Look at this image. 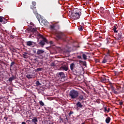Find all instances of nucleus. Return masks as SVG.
<instances>
[{
  "label": "nucleus",
  "mask_w": 124,
  "mask_h": 124,
  "mask_svg": "<svg viewBox=\"0 0 124 124\" xmlns=\"http://www.w3.org/2000/svg\"><path fill=\"white\" fill-rule=\"evenodd\" d=\"M76 106H77V108H82L83 107L82 103L79 101L77 102Z\"/></svg>",
  "instance_id": "2eb2a0df"
},
{
  "label": "nucleus",
  "mask_w": 124,
  "mask_h": 124,
  "mask_svg": "<svg viewBox=\"0 0 124 124\" xmlns=\"http://www.w3.org/2000/svg\"><path fill=\"white\" fill-rule=\"evenodd\" d=\"M123 36V34L122 33H119L117 35V40H121L122 39V37Z\"/></svg>",
  "instance_id": "ddd939ff"
},
{
  "label": "nucleus",
  "mask_w": 124,
  "mask_h": 124,
  "mask_svg": "<svg viewBox=\"0 0 124 124\" xmlns=\"http://www.w3.org/2000/svg\"><path fill=\"white\" fill-rule=\"evenodd\" d=\"M79 63H80V64H82V65H83V66H85V67H87V62L86 61L79 60Z\"/></svg>",
  "instance_id": "f8f14e48"
},
{
  "label": "nucleus",
  "mask_w": 124,
  "mask_h": 124,
  "mask_svg": "<svg viewBox=\"0 0 124 124\" xmlns=\"http://www.w3.org/2000/svg\"><path fill=\"white\" fill-rule=\"evenodd\" d=\"M104 109L105 112H108V113L109 110H110V108H108V110H107V108H106V107H105L104 108Z\"/></svg>",
  "instance_id": "7c9ffc66"
},
{
  "label": "nucleus",
  "mask_w": 124,
  "mask_h": 124,
  "mask_svg": "<svg viewBox=\"0 0 124 124\" xmlns=\"http://www.w3.org/2000/svg\"><path fill=\"white\" fill-rule=\"evenodd\" d=\"M37 19L39 21L40 20V18H41V16L38 14H37V15H35Z\"/></svg>",
  "instance_id": "5701e85b"
},
{
  "label": "nucleus",
  "mask_w": 124,
  "mask_h": 124,
  "mask_svg": "<svg viewBox=\"0 0 124 124\" xmlns=\"http://www.w3.org/2000/svg\"><path fill=\"white\" fill-rule=\"evenodd\" d=\"M33 10V13L34 14H35V15H36L37 14H38V13H37V11L35 10Z\"/></svg>",
  "instance_id": "72a5a7b5"
},
{
  "label": "nucleus",
  "mask_w": 124,
  "mask_h": 124,
  "mask_svg": "<svg viewBox=\"0 0 124 124\" xmlns=\"http://www.w3.org/2000/svg\"><path fill=\"white\" fill-rule=\"evenodd\" d=\"M61 69L67 71L68 70V66L66 65H63L61 66Z\"/></svg>",
  "instance_id": "9b49d317"
},
{
  "label": "nucleus",
  "mask_w": 124,
  "mask_h": 124,
  "mask_svg": "<svg viewBox=\"0 0 124 124\" xmlns=\"http://www.w3.org/2000/svg\"><path fill=\"white\" fill-rule=\"evenodd\" d=\"M81 15L82 13H81V11L76 8L72 11L71 18L73 19V20H78V19L80 18V16H81Z\"/></svg>",
  "instance_id": "f257e3e1"
},
{
  "label": "nucleus",
  "mask_w": 124,
  "mask_h": 124,
  "mask_svg": "<svg viewBox=\"0 0 124 124\" xmlns=\"http://www.w3.org/2000/svg\"><path fill=\"white\" fill-rule=\"evenodd\" d=\"M14 64H15V62H12L10 64V67H12L13 65H14Z\"/></svg>",
  "instance_id": "2f4dec72"
},
{
  "label": "nucleus",
  "mask_w": 124,
  "mask_h": 124,
  "mask_svg": "<svg viewBox=\"0 0 124 124\" xmlns=\"http://www.w3.org/2000/svg\"><path fill=\"white\" fill-rule=\"evenodd\" d=\"M102 80H103V82H105V81H107L106 78H103L102 79Z\"/></svg>",
  "instance_id": "a19ab883"
},
{
  "label": "nucleus",
  "mask_w": 124,
  "mask_h": 124,
  "mask_svg": "<svg viewBox=\"0 0 124 124\" xmlns=\"http://www.w3.org/2000/svg\"><path fill=\"white\" fill-rule=\"evenodd\" d=\"M43 70V69L42 68H38L36 69L37 72H38V71H42Z\"/></svg>",
  "instance_id": "c756f323"
},
{
  "label": "nucleus",
  "mask_w": 124,
  "mask_h": 124,
  "mask_svg": "<svg viewBox=\"0 0 124 124\" xmlns=\"http://www.w3.org/2000/svg\"><path fill=\"white\" fill-rule=\"evenodd\" d=\"M81 56H82L83 60H84L85 61L88 60V58H87V55H86V54L84 53V52H82L81 53Z\"/></svg>",
  "instance_id": "dca6fc26"
},
{
  "label": "nucleus",
  "mask_w": 124,
  "mask_h": 124,
  "mask_svg": "<svg viewBox=\"0 0 124 124\" xmlns=\"http://www.w3.org/2000/svg\"><path fill=\"white\" fill-rule=\"evenodd\" d=\"M16 111H19V109L17 108Z\"/></svg>",
  "instance_id": "de8ad7c7"
},
{
  "label": "nucleus",
  "mask_w": 124,
  "mask_h": 124,
  "mask_svg": "<svg viewBox=\"0 0 124 124\" xmlns=\"http://www.w3.org/2000/svg\"><path fill=\"white\" fill-rule=\"evenodd\" d=\"M78 30L79 31H83V26H81L80 27L78 28Z\"/></svg>",
  "instance_id": "c9c22d12"
},
{
  "label": "nucleus",
  "mask_w": 124,
  "mask_h": 124,
  "mask_svg": "<svg viewBox=\"0 0 124 124\" xmlns=\"http://www.w3.org/2000/svg\"><path fill=\"white\" fill-rule=\"evenodd\" d=\"M82 55H80V56H78L77 58L78 59H79L80 60H82Z\"/></svg>",
  "instance_id": "4c0bfd02"
},
{
  "label": "nucleus",
  "mask_w": 124,
  "mask_h": 124,
  "mask_svg": "<svg viewBox=\"0 0 124 124\" xmlns=\"http://www.w3.org/2000/svg\"><path fill=\"white\" fill-rule=\"evenodd\" d=\"M123 103L122 101L119 102V105H123Z\"/></svg>",
  "instance_id": "ea45409f"
},
{
  "label": "nucleus",
  "mask_w": 124,
  "mask_h": 124,
  "mask_svg": "<svg viewBox=\"0 0 124 124\" xmlns=\"http://www.w3.org/2000/svg\"><path fill=\"white\" fill-rule=\"evenodd\" d=\"M107 43H109V42H108H108H107Z\"/></svg>",
  "instance_id": "3c124183"
},
{
  "label": "nucleus",
  "mask_w": 124,
  "mask_h": 124,
  "mask_svg": "<svg viewBox=\"0 0 124 124\" xmlns=\"http://www.w3.org/2000/svg\"><path fill=\"white\" fill-rule=\"evenodd\" d=\"M51 66H54V65H55V64L52 63L51 64Z\"/></svg>",
  "instance_id": "c03bdc74"
},
{
  "label": "nucleus",
  "mask_w": 124,
  "mask_h": 124,
  "mask_svg": "<svg viewBox=\"0 0 124 124\" xmlns=\"http://www.w3.org/2000/svg\"><path fill=\"white\" fill-rule=\"evenodd\" d=\"M74 113V112L72 111H70V112L68 113V116H69L70 117L71 116V115H72V114H73Z\"/></svg>",
  "instance_id": "f704fd0d"
},
{
  "label": "nucleus",
  "mask_w": 124,
  "mask_h": 124,
  "mask_svg": "<svg viewBox=\"0 0 124 124\" xmlns=\"http://www.w3.org/2000/svg\"><path fill=\"white\" fill-rule=\"evenodd\" d=\"M58 77L59 78V81H61V82H63V80H62V79H64L65 78V75L64 74V73L61 72L58 73Z\"/></svg>",
  "instance_id": "20e7f679"
},
{
  "label": "nucleus",
  "mask_w": 124,
  "mask_h": 124,
  "mask_svg": "<svg viewBox=\"0 0 124 124\" xmlns=\"http://www.w3.org/2000/svg\"><path fill=\"white\" fill-rule=\"evenodd\" d=\"M26 45L30 47H34V46H35V43L34 42L29 41L26 42Z\"/></svg>",
  "instance_id": "0eeeda50"
},
{
  "label": "nucleus",
  "mask_w": 124,
  "mask_h": 124,
  "mask_svg": "<svg viewBox=\"0 0 124 124\" xmlns=\"http://www.w3.org/2000/svg\"><path fill=\"white\" fill-rule=\"evenodd\" d=\"M4 119L5 121H7V120L8 119V117L5 116L4 117Z\"/></svg>",
  "instance_id": "58836bf2"
},
{
  "label": "nucleus",
  "mask_w": 124,
  "mask_h": 124,
  "mask_svg": "<svg viewBox=\"0 0 124 124\" xmlns=\"http://www.w3.org/2000/svg\"><path fill=\"white\" fill-rule=\"evenodd\" d=\"M27 31L28 32H35L37 31V30L35 28H28Z\"/></svg>",
  "instance_id": "9d476101"
},
{
  "label": "nucleus",
  "mask_w": 124,
  "mask_h": 124,
  "mask_svg": "<svg viewBox=\"0 0 124 124\" xmlns=\"http://www.w3.org/2000/svg\"><path fill=\"white\" fill-rule=\"evenodd\" d=\"M42 58H44V57L43 56H42Z\"/></svg>",
  "instance_id": "603ef678"
},
{
  "label": "nucleus",
  "mask_w": 124,
  "mask_h": 124,
  "mask_svg": "<svg viewBox=\"0 0 124 124\" xmlns=\"http://www.w3.org/2000/svg\"><path fill=\"white\" fill-rule=\"evenodd\" d=\"M39 104L41 105V106H44V103H43L42 101H39Z\"/></svg>",
  "instance_id": "473e14b6"
},
{
  "label": "nucleus",
  "mask_w": 124,
  "mask_h": 124,
  "mask_svg": "<svg viewBox=\"0 0 124 124\" xmlns=\"http://www.w3.org/2000/svg\"><path fill=\"white\" fill-rule=\"evenodd\" d=\"M37 87H39V86H41V83L39 82V81H37L35 83Z\"/></svg>",
  "instance_id": "a878e982"
},
{
  "label": "nucleus",
  "mask_w": 124,
  "mask_h": 124,
  "mask_svg": "<svg viewBox=\"0 0 124 124\" xmlns=\"http://www.w3.org/2000/svg\"><path fill=\"white\" fill-rule=\"evenodd\" d=\"M44 53H45V51L44 50L38 49L36 55H40V56H41L43 54H44Z\"/></svg>",
  "instance_id": "6e6552de"
},
{
  "label": "nucleus",
  "mask_w": 124,
  "mask_h": 124,
  "mask_svg": "<svg viewBox=\"0 0 124 124\" xmlns=\"http://www.w3.org/2000/svg\"><path fill=\"white\" fill-rule=\"evenodd\" d=\"M64 36H65V35L62 32H58L56 34V37L58 39H62V38L64 37Z\"/></svg>",
  "instance_id": "423d86ee"
},
{
  "label": "nucleus",
  "mask_w": 124,
  "mask_h": 124,
  "mask_svg": "<svg viewBox=\"0 0 124 124\" xmlns=\"http://www.w3.org/2000/svg\"><path fill=\"white\" fill-rule=\"evenodd\" d=\"M97 103H99L98 102V101H97Z\"/></svg>",
  "instance_id": "8fccbe9b"
},
{
  "label": "nucleus",
  "mask_w": 124,
  "mask_h": 124,
  "mask_svg": "<svg viewBox=\"0 0 124 124\" xmlns=\"http://www.w3.org/2000/svg\"><path fill=\"white\" fill-rule=\"evenodd\" d=\"M111 121V118L108 117L106 119V124H109L110 122Z\"/></svg>",
  "instance_id": "aec40b11"
},
{
  "label": "nucleus",
  "mask_w": 124,
  "mask_h": 124,
  "mask_svg": "<svg viewBox=\"0 0 124 124\" xmlns=\"http://www.w3.org/2000/svg\"><path fill=\"white\" fill-rule=\"evenodd\" d=\"M21 124H26V122H22Z\"/></svg>",
  "instance_id": "a18cd8bd"
},
{
  "label": "nucleus",
  "mask_w": 124,
  "mask_h": 124,
  "mask_svg": "<svg viewBox=\"0 0 124 124\" xmlns=\"http://www.w3.org/2000/svg\"><path fill=\"white\" fill-rule=\"evenodd\" d=\"M70 68L75 75H78L79 73L81 72V69H82L80 67L76 66L75 64L73 62L70 65Z\"/></svg>",
  "instance_id": "f03ea898"
},
{
  "label": "nucleus",
  "mask_w": 124,
  "mask_h": 124,
  "mask_svg": "<svg viewBox=\"0 0 124 124\" xmlns=\"http://www.w3.org/2000/svg\"><path fill=\"white\" fill-rule=\"evenodd\" d=\"M3 20H5V18L3 16H0V23H2V22H3Z\"/></svg>",
  "instance_id": "b1692460"
},
{
  "label": "nucleus",
  "mask_w": 124,
  "mask_h": 124,
  "mask_svg": "<svg viewBox=\"0 0 124 124\" xmlns=\"http://www.w3.org/2000/svg\"><path fill=\"white\" fill-rule=\"evenodd\" d=\"M38 37L39 38H42V39H43L44 38H45V37L43 36V35H42L40 34H38Z\"/></svg>",
  "instance_id": "393cba45"
},
{
  "label": "nucleus",
  "mask_w": 124,
  "mask_h": 124,
  "mask_svg": "<svg viewBox=\"0 0 124 124\" xmlns=\"http://www.w3.org/2000/svg\"><path fill=\"white\" fill-rule=\"evenodd\" d=\"M78 99L79 100V101H81V100H83L84 96L83 95H78Z\"/></svg>",
  "instance_id": "a211bd4d"
},
{
  "label": "nucleus",
  "mask_w": 124,
  "mask_h": 124,
  "mask_svg": "<svg viewBox=\"0 0 124 124\" xmlns=\"http://www.w3.org/2000/svg\"><path fill=\"white\" fill-rule=\"evenodd\" d=\"M117 24H115L113 27V31H114V32L117 33L118 32V31H117Z\"/></svg>",
  "instance_id": "4be33fe9"
},
{
  "label": "nucleus",
  "mask_w": 124,
  "mask_h": 124,
  "mask_svg": "<svg viewBox=\"0 0 124 124\" xmlns=\"http://www.w3.org/2000/svg\"><path fill=\"white\" fill-rule=\"evenodd\" d=\"M69 95L71 97V99H77L79 96V92L73 89L70 91Z\"/></svg>",
  "instance_id": "7ed1b4c3"
},
{
  "label": "nucleus",
  "mask_w": 124,
  "mask_h": 124,
  "mask_svg": "<svg viewBox=\"0 0 124 124\" xmlns=\"http://www.w3.org/2000/svg\"><path fill=\"white\" fill-rule=\"evenodd\" d=\"M16 79V78H15V76H12V77L9 78L8 80L9 81V82L11 83V82H12L13 80H15Z\"/></svg>",
  "instance_id": "f3484780"
},
{
  "label": "nucleus",
  "mask_w": 124,
  "mask_h": 124,
  "mask_svg": "<svg viewBox=\"0 0 124 124\" xmlns=\"http://www.w3.org/2000/svg\"><path fill=\"white\" fill-rule=\"evenodd\" d=\"M111 91L112 93H115V94H118V92H117L116 90H115V88L114 87L112 86L111 87Z\"/></svg>",
  "instance_id": "6ab92c4d"
},
{
  "label": "nucleus",
  "mask_w": 124,
  "mask_h": 124,
  "mask_svg": "<svg viewBox=\"0 0 124 124\" xmlns=\"http://www.w3.org/2000/svg\"><path fill=\"white\" fill-rule=\"evenodd\" d=\"M109 56V52H108L107 55H106V57H108Z\"/></svg>",
  "instance_id": "37998d69"
},
{
  "label": "nucleus",
  "mask_w": 124,
  "mask_h": 124,
  "mask_svg": "<svg viewBox=\"0 0 124 124\" xmlns=\"http://www.w3.org/2000/svg\"><path fill=\"white\" fill-rule=\"evenodd\" d=\"M26 77L28 78V79H31V78H34V77H35V74L32 73L31 74L27 75H26Z\"/></svg>",
  "instance_id": "1a4fd4ad"
},
{
  "label": "nucleus",
  "mask_w": 124,
  "mask_h": 124,
  "mask_svg": "<svg viewBox=\"0 0 124 124\" xmlns=\"http://www.w3.org/2000/svg\"><path fill=\"white\" fill-rule=\"evenodd\" d=\"M50 29L51 31H54L55 30V26L54 25H50Z\"/></svg>",
  "instance_id": "bb28decb"
},
{
  "label": "nucleus",
  "mask_w": 124,
  "mask_h": 124,
  "mask_svg": "<svg viewBox=\"0 0 124 124\" xmlns=\"http://www.w3.org/2000/svg\"><path fill=\"white\" fill-rule=\"evenodd\" d=\"M22 55L24 59H27V55H28V53L24 52V53Z\"/></svg>",
  "instance_id": "cd10ccee"
},
{
  "label": "nucleus",
  "mask_w": 124,
  "mask_h": 124,
  "mask_svg": "<svg viewBox=\"0 0 124 124\" xmlns=\"http://www.w3.org/2000/svg\"><path fill=\"white\" fill-rule=\"evenodd\" d=\"M81 124H85V123H82Z\"/></svg>",
  "instance_id": "09e8293b"
},
{
  "label": "nucleus",
  "mask_w": 124,
  "mask_h": 124,
  "mask_svg": "<svg viewBox=\"0 0 124 124\" xmlns=\"http://www.w3.org/2000/svg\"><path fill=\"white\" fill-rule=\"evenodd\" d=\"M49 43H50V44H53V41H50L49 42Z\"/></svg>",
  "instance_id": "79ce46f5"
},
{
  "label": "nucleus",
  "mask_w": 124,
  "mask_h": 124,
  "mask_svg": "<svg viewBox=\"0 0 124 124\" xmlns=\"http://www.w3.org/2000/svg\"><path fill=\"white\" fill-rule=\"evenodd\" d=\"M32 5L31 6V9H35V8H36V7H35V6L36 5V2L32 1Z\"/></svg>",
  "instance_id": "4468645a"
},
{
  "label": "nucleus",
  "mask_w": 124,
  "mask_h": 124,
  "mask_svg": "<svg viewBox=\"0 0 124 124\" xmlns=\"http://www.w3.org/2000/svg\"><path fill=\"white\" fill-rule=\"evenodd\" d=\"M45 43L48 44V40L46 38H44L40 42L39 44L40 45L41 47H43L45 45Z\"/></svg>",
  "instance_id": "39448f33"
},
{
  "label": "nucleus",
  "mask_w": 124,
  "mask_h": 124,
  "mask_svg": "<svg viewBox=\"0 0 124 124\" xmlns=\"http://www.w3.org/2000/svg\"><path fill=\"white\" fill-rule=\"evenodd\" d=\"M44 22H45V20H43L42 21V23H43Z\"/></svg>",
  "instance_id": "49530a36"
},
{
  "label": "nucleus",
  "mask_w": 124,
  "mask_h": 124,
  "mask_svg": "<svg viewBox=\"0 0 124 124\" xmlns=\"http://www.w3.org/2000/svg\"><path fill=\"white\" fill-rule=\"evenodd\" d=\"M32 122H33V123H34L35 124H37V122H38V121L37 120V118H36V117H34L33 119H32Z\"/></svg>",
  "instance_id": "412c9836"
},
{
  "label": "nucleus",
  "mask_w": 124,
  "mask_h": 124,
  "mask_svg": "<svg viewBox=\"0 0 124 124\" xmlns=\"http://www.w3.org/2000/svg\"><path fill=\"white\" fill-rule=\"evenodd\" d=\"M106 62H107V60L106 59V58L105 57L102 61V63H106Z\"/></svg>",
  "instance_id": "c85d7f7f"
},
{
  "label": "nucleus",
  "mask_w": 124,
  "mask_h": 124,
  "mask_svg": "<svg viewBox=\"0 0 124 124\" xmlns=\"http://www.w3.org/2000/svg\"><path fill=\"white\" fill-rule=\"evenodd\" d=\"M3 24H6V23H7V20L5 18V20H3V21H2Z\"/></svg>",
  "instance_id": "e433bc0d"
}]
</instances>
